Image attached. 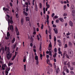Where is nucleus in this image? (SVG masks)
Segmentation results:
<instances>
[{"instance_id":"1","label":"nucleus","mask_w":75,"mask_h":75,"mask_svg":"<svg viewBox=\"0 0 75 75\" xmlns=\"http://www.w3.org/2000/svg\"><path fill=\"white\" fill-rule=\"evenodd\" d=\"M5 48V51H7L6 54V58L8 60H9L11 58V57H12V53H10L9 47H7L6 46Z\"/></svg>"},{"instance_id":"2","label":"nucleus","mask_w":75,"mask_h":75,"mask_svg":"<svg viewBox=\"0 0 75 75\" xmlns=\"http://www.w3.org/2000/svg\"><path fill=\"white\" fill-rule=\"evenodd\" d=\"M6 16H7V17H8V18H7L6 19V20L7 21H8V25H9V24H10V23L11 24H13V21L12 20V17H11L10 20V19L9 18L10 17V16H9V15L8 14L6 15Z\"/></svg>"},{"instance_id":"3","label":"nucleus","mask_w":75,"mask_h":75,"mask_svg":"<svg viewBox=\"0 0 75 75\" xmlns=\"http://www.w3.org/2000/svg\"><path fill=\"white\" fill-rule=\"evenodd\" d=\"M68 55L69 57H72L74 55V52L71 49H69L68 50Z\"/></svg>"},{"instance_id":"4","label":"nucleus","mask_w":75,"mask_h":75,"mask_svg":"<svg viewBox=\"0 0 75 75\" xmlns=\"http://www.w3.org/2000/svg\"><path fill=\"white\" fill-rule=\"evenodd\" d=\"M49 51V53H52V45H51V42H50L49 45V48L48 49Z\"/></svg>"},{"instance_id":"5","label":"nucleus","mask_w":75,"mask_h":75,"mask_svg":"<svg viewBox=\"0 0 75 75\" xmlns=\"http://www.w3.org/2000/svg\"><path fill=\"white\" fill-rule=\"evenodd\" d=\"M69 25L71 27H73V26H74V23L71 21H69Z\"/></svg>"},{"instance_id":"6","label":"nucleus","mask_w":75,"mask_h":75,"mask_svg":"<svg viewBox=\"0 0 75 75\" xmlns=\"http://www.w3.org/2000/svg\"><path fill=\"white\" fill-rule=\"evenodd\" d=\"M9 28L10 29V30H11V31L12 32H13V26L12 25H10L9 26Z\"/></svg>"},{"instance_id":"7","label":"nucleus","mask_w":75,"mask_h":75,"mask_svg":"<svg viewBox=\"0 0 75 75\" xmlns=\"http://www.w3.org/2000/svg\"><path fill=\"white\" fill-rule=\"evenodd\" d=\"M6 67V71H5V72H8V71H9L10 70V68H8L7 67Z\"/></svg>"},{"instance_id":"8","label":"nucleus","mask_w":75,"mask_h":75,"mask_svg":"<svg viewBox=\"0 0 75 75\" xmlns=\"http://www.w3.org/2000/svg\"><path fill=\"white\" fill-rule=\"evenodd\" d=\"M72 15L73 17H75V10H74L72 11Z\"/></svg>"},{"instance_id":"9","label":"nucleus","mask_w":75,"mask_h":75,"mask_svg":"<svg viewBox=\"0 0 75 75\" xmlns=\"http://www.w3.org/2000/svg\"><path fill=\"white\" fill-rule=\"evenodd\" d=\"M47 24H48V23H49V16L48 15H47Z\"/></svg>"},{"instance_id":"10","label":"nucleus","mask_w":75,"mask_h":75,"mask_svg":"<svg viewBox=\"0 0 75 75\" xmlns=\"http://www.w3.org/2000/svg\"><path fill=\"white\" fill-rule=\"evenodd\" d=\"M53 30L54 31L55 33L56 34H57L58 33V30L57 29V28L53 29Z\"/></svg>"},{"instance_id":"11","label":"nucleus","mask_w":75,"mask_h":75,"mask_svg":"<svg viewBox=\"0 0 75 75\" xmlns=\"http://www.w3.org/2000/svg\"><path fill=\"white\" fill-rule=\"evenodd\" d=\"M59 20H60V21H61V22H62V23H63V22H64V21L63 18H59Z\"/></svg>"},{"instance_id":"12","label":"nucleus","mask_w":75,"mask_h":75,"mask_svg":"<svg viewBox=\"0 0 75 75\" xmlns=\"http://www.w3.org/2000/svg\"><path fill=\"white\" fill-rule=\"evenodd\" d=\"M74 8H75L74 7V6L73 5H72L71 6V10H74Z\"/></svg>"},{"instance_id":"13","label":"nucleus","mask_w":75,"mask_h":75,"mask_svg":"<svg viewBox=\"0 0 75 75\" xmlns=\"http://www.w3.org/2000/svg\"><path fill=\"white\" fill-rule=\"evenodd\" d=\"M68 45L70 47H71V46H72V43L70 41L69 42Z\"/></svg>"},{"instance_id":"14","label":"nucleus","mask_w":75,"mask_h":75,"mask_svg":"<svg viewBox=\"0 0 75 75\" xmlns=\"http://www.w3.org/2000/svg\"><path fill=\"white\" fill-rule=\"evenodd\" d=\"M17 43L16 42L15 43L14 45H13V49H15L16 48V45H17Z\"/></svg>"},{"instance_id":"15","label":"nucleus","mask_w":75,"mask_h":75,"mask_svg":"<svg viewBox=\"0 0 75 75\" xmlns=\"http://www.w3.org/2000/svg\"><path fill=\"white\" fill-rule=\"evenodd\" d=\"M24 22V19L23 18H21V25H23V22Z\"/></svg>"},{"instance_id":"16","label":"nucleus","mask_w":75,"mask_h":75,"mask_svg":"<svg viewBox=\"0 0 75 75\" xmlns=\"http://www.w3.org/2000/svg\"><path fill=\"white\" fill-rule=\"evenodd\" d=\"M41 44H42V42H41L40 44V47L39 48V50L40 51H41V48H42V47H41Z\"/></svg>"},{"instance_id":"17","label":"nucleus","mask_w":75,"mask_h":75,"mask_svg":"<svg viewBox=\"0 0 75 75\" xmlns=\"http://www.w3.org/2000/svg\"><path fill=\"white\" fill-rule=\"evenodd\" d=\"M16 41V38H13V39L12 40L11 42L13 43H14V42H15V41Z\"/></svg>"},{"instance_id":"18","label":"nucleus","mask_w":75,"mask_h":75,"mask_svg":"<svg viewBox=\"0 0 75 75\" xmlns=\"http://www.w3.org/2000/svg\"><path fill=\"white\" fill-rule=\"evenodd\" d=\"M35 59L36 61L38 60V56H35Z\"/></svg>"},{"instance_id":"19","label":"nucleus","mask_w":75,"mask_h":75,"mask_svg":"<svg viewBox=\"0 0 75 75\" xmlns=\"http://www.w3.org/2000/svg\"><path fill=\"white\" fill-rule=\"evenodd\" d=\"M13 64L12 63H9L8 64V67H10L11 66V65H12Z\"/></svg>"},{"instance_id":"20","label":"nucleus","mask_w":75,"mask_h":75,"mask_svg":"<svg viewBox=\"0 0 75 75\" xmlns=\"http://www.w3.org/2000/svg\"><path fill=\"white\" fill-rule=\"evenodd\" d=\"M36 61V64L37 65H38V64H39V61H38V60Z\"/></svg>"},{"instance_id":"21","label":"nucleus","mask_w":75,"mask_h":75,"mask_svg":"<svg viewBox=\"0 0 75 75\" xmlns=\"http://www.w3.org/2000/svg\"><path fill=\"white\" fill-rule=\"evenodd\" d=\"M67 69V66H65L64 67L63 69L64 71H66Z\"/></svg>"},{"instance_id":"22","label":"nucleus","mask_w":75,"mask_h":75,"mask_svg":"<svg viewBox=\"0 0 75 75\" xmlns=\"http://www.w3.org/2000/svg\"><path fill=\"white\" fill-rule=\"evenodd\" d=\"M23 62H25V61L26 60V59H25V56H24L23 57Z\"/></svg>"},{"instance_id":"23","label":"nucleus","mask_w":75,"mask_h":75,"mask_svg":"<svg viewBox=\"0 0 75 75\" xmlns=\"http://www.w3.org/2000/svg\"><path fill=\"white\" fill-rule=\"evenodd\" d=\"M1 51H2L3 52H4V47H2L0 49Z\"/></svg>"},{"instance_id":"24","label":"nucleus","mask_w":75,"mask_h":75,"mask_svg":"<svg viewBox=\"0 0 75 75\" xmlns=\"http://www.w3.org/2000/svg\"><path fill=\"white\" fill-rule=\"evenodd\" d=\"M16 33L17 35L18 36V35H20V32H19V31L16 32Z\"/></svg>"},{"instance_id":"25","label":"nucleus","mask_w":75,"mask_h":75,"mask_svg":"<svg viewBox=\"0 0 75 75\" xmlns=\"http://www.w3.org/2000/svg\"><path fill=\"white\" fill-rule=\"evenodd\" d=\"M39 7L40 8H42V4L41 3H39Z\"/></svg>"},{"instance_id":"26","label":"nucleus","mask_w":75,"mask_h":75,"mask_svg":"<svg viewBox=\"0 0 75 75\" xmlns=\"http://www.w3.org/2000/svg\"><path fill=\"white\" fill-rule=\"evenodd\" d=\"M15 31H16V32L18 31V28H17V26H16L15 27Z\"/></svg>"},{"instance_id":"27","label":"nucleus","mask_w":75,"mask_h":75,"mask_svg":"<svg viewBox=\"0 0 75 75\" xmlns=\"http://www.w3.org/2000/svg\"><path fill=\"white\" fill-rule=\"evenodd\" d=\"M48 33L49 34H51V29H49Z\"/></svg>"},{"instance_id":"28","label":"nucleus","mask_w":75,"mask_h":75,"mask_svg":"<svg viewBox=\"0 0 75 75\" xmlns=\"http://www.w3.org/2000/svg\"><path fill=\"white\" fill-rule=\"evenodd\" d=\"M26 21H29L30 20V18L28 17H26Z\"/></svg>"},{"instance_id":"29","label":"nucleus","mask_w":75,"mask_h":75,"mask_svg":"<svg viewBox=\"0 0 75 75\" xmlns=\"http://www.w3.org/2000/svg\"><path fill=\"white\" fill-rule=\"evenodd\" d=\"M57 53H54V55H53V57L54 58L56 57V56H57Z\"/></svg>"},{"instance_id":"30","label":"nucleus","mask_w":75,"mask_h":75,"mask_svg":"<svg viewBox=\"0 0 75 75\" xmlns=\"http://www.w3.org/2000/svg\"><path fill=\"white\" fill-rule=\"evenodd\" d=\"M70 73L71 75H73L74 74V71H70Z\"/></svg>"},{"instance_id":"31","label":"nucleus","mask_w":75,"mask_h":75,"mask_svg":"<svg viewBox=\"0 0 75 75\" xmlns=\"http://www.w3.org/2000/svg\"><path fill=\"white\" fill-rule=\"evenodd\" d=\"M24 71H26V65L25 64L24 65Z\"/></svg>"},{"instance_id":"32","label":"nucleus","mask_w":75,"mask_h":75,"mask_svg":"<svg viewBox=\"0 0 75 75\" xmlns=\"http://www.w3.org/2000/svg\"><path fill=\"white\" fill-rule=\"evenodd\" d=\"M2 68L3 70H4L5 69V66H2Z\"/></svg>"},{"instance_id":"33","label":"nucleus","mask_w":75,"mask_h":75,"mask_svg":"<svg viewBox=\"0 0 75 75\" xmlns=\"http://www.w3.org/2000/svg\"><path fill=\"white\" fill-rule=\"evenodd\" d=\"M30 36H31V38H30V40H31L32 41H33L34 40V39L32 38V36L31 35Z\"/></svg>"},{"instance_id":"34","label":"nucleus","mask_w":75,"mask_h":75,"mask_svg":"<svg viewBox=\"0 0 75 75\" xmlns=\"http://www.w3.org/2000/svg\"><path fill=\"white\" fill-rule=\"evenodd\" d=\"M54 52H57V49L56 48H54Z\"/></svg>"},{"instance_id":"35","label":"nucleus","mask_w":75,"mask_h":75,"mask_svg":"<svg viewBox=\"0 0 75 75\" xmlns=\"http://www.w3.org/2000/svg\"><path fill=\"white\" fill-rule=\"evenodd\" d=\"M16 56H14L12 58V60H14V58H16Z\"/></svg>"},{"instance_id":"36","label":"nucleus","mask_w":75,"mask_h":75,"mask_svg":"<svg viewBox=\"0 0 75 75\" xmlns=\"http://www.w3.org/2000/svg\"><path fill=\"white\" fill-rule=\"evenodd\" d=\"M10 33H9V32H8L7 34V37H9L10 36Z\"/></svg>"},{"instance_id":"37","label":"nucleus","mask_w":75,"mask_h":75,"mask_svg":"<svg viewBox=\"0 0 75 75\" xmlns=\"http://www.w3.org/2000/svg\"><path fill=\"white\" fill-rule=\"evenodd\" d=\"M67 16V13H64L63 14V16Z\"/></svg>"},{"instance_id":"38","label":"nucleus","mask_w":75,"mask_h":75,"mask_svg":"<svg viewBox=\"0 0 75 75\" xmlns=\"http://www.w3.org/2000/svg\"><path fill=\"white\" fill-rule=\"evenodd\" d=\"M46 6L47 7V8H50V5H49V4L48 5H46Z\"/></svg>"},{"instance_id":"39","label":"nucleus","mask_w":75,"mask_h":75,"mask_svg":"<svg viewBox=\"0 0 75 75\" xmlns=\"http://www.w3.org/2000/svg\"><path fill=\"white\" fill-rule=\"evenodd\" d=\"M68 47V45H67V44H65L64 45V48H67Z\"/></svg>"},{"instance_id":"40","label":"nucleus","mask_w":75,"mask_h":75,"mask_svg":"<svg viewBox=\"0 0 75 75\" xmlns=\"http://www.w3.org/2000/svg\"><path fill=\"white\" fill-rule=\"evenodd\" d=\"M55 16V14L54 13H52V17H54V16Z\"/></svg>"},{"instance_id":"41","label":"nucleus","mask_w":75,"mask_h":75,"mask_svg":"<svg viewBox=\"0 0 75 75\" xmlns=\"http://www.w3.org/2000/svg\"><path fill=\"white\" fill-rule=\"evenodd\" d=\"M56 40H57V39H56V37L55 36H54V41H56Z\"/></svg>"},{"instance_id":"42","label":"nucleus","mask_w":75,"mask_h":75,"mask_svg":"<svg viewBox=\"0 0 75 75\" xmlns=\"http://www.w3.org/2000/svg\"><path fill=\"white\" fill-rule=\"evenodd\" d=\"M56 22L57 23H59V20L58 19H57L56 21Z\"/></svg>"},{"instance_id":"43","label":"nucleus","mask_w":75,"mask_h":75,"mask_svg":"<svg viewBox=\"0 0 75 75\" xmlns=\"http://www.w3.org/2000/svg\"><path fill=\"white\" fill-rule=\"evenodd\" d=\"M68 33H67L66 34L67 35H69L70 34H71L70 33H69V32H68Z\"/></svg>"},{"instance_id":"44","label":"nucleus","mask_w":75,"mask_h":75,"mask_svg":"<svg viewBox=\"0 0 75 75\" xmlns=\"http://www.w3.org/2000/svg\"><path fill=\"white\" fill-rule=\"evenodd\" d=\"M66 56L67 58H69V56H68V54H66Z\"/></svg>"},{"instance_id":"45","label":"nucleus","mask_w":75,"mask_h":75,"mask_svg":"<svg viewBox=\"0 0 75 75\" xmlns=\"http://www.w3.org/2000/svg\"><path fill=\"white\" fill-rule=\"evenodd\" d=\"M58 18V16H54V18Z\"/></svg>"},{"instance_id":"46","label":"nucleus","mask_w":75,"mask_h":75,"mask_svg":"<svg viewBox=\"0 0 75 75\" xmlns=\"http://www.w3.org/2000/svg\"><path fill=\"white\" fill-rule=\"evenodd\" d=\"M72 64L73 65H74L75 66V62H72Z\"/></svg>"},{"instance_id":"47","label":"nucleus","mask_w":75,"mask_h":75,"mask_svg":"<svg viewBox=\"0 0 75 75\" xmlns=\"http://www.w3.org/2000/svg\"><path fill=\"white\" fill-rule=\"evenodd\" d=\"M66 5H64V10H65L66 9Z\"/></svg>"},{"instance_id":"48","label":"nucleus","mask_w":75,"mask_h":75,"mask_svg":"<svg viewBox=\"0 0 75 75\" xmlns=\"http://www.w3.org/2000/svg\"><path fill=\"white\" fill-rule=\"evenodd\" d=\"M58 45H59V47H61L62 43H59Z\"/></svg>"},{"instance_id":"49","label":"nucleus","mask_w":75,"mask_h":75,"mask_svg":"<svg viewBox=\"0 0 75 75\" xmlns=\"http://www.w3.org/2000/svg\"><path fill=\"white\" fill-rule=\"evenodd\" d=\"M70 69L71 70V71H72V70H74V67H71L70 68Z\"/></svg>"},{"instance_id":"50","label":"nucleus","mask_w":75,"mask_h":75,"mask_svg":"<svg viewBox=\"0 0 75 75\" xmlns=\"http://www.w3.org/2000/svg\"><path fill=\"white\" fill-rule=\"evenodd\" d=\"M46 57L47 59H48L49 58V55L47 54L46 55Z\"/></svg>"},{"instance_id":"51","label":"nucleus","mask_w":75,"mask_h":75,"mask_svg":"<svg viewBox=\"0 0 75 75\" xmlns=\"http://www.w3.org/2000/svg\"><path fill=\"white\" fill-rule=\"evenodd\" d=\"M43 27H44V25H43V24H42V26L41 27L42 30L43 29Z\"/></svg>"},{"instance_id":"52","label":"nucleus","mask_w":75,"mask_h":75,"mask_svg":"<svg viewBox=\"0 0 75 75\" xmlns=\"http://www.w3.org/2000/svg\"><path fill=\"white\" fill-rule=\"evenodd\" d=\"M18 54V52H15V54L14 55L16 57V55H17V54Z\"/></svg>"},{"instance_id":"53","label":"nucleus","mask_w":75,"mask_h":75,"mask_svg":"<svg viewBox=\"0 0 75 75\" xmlns=\"http://www.w3.org/2000/svg\"><path fill=\"white\" fill-rule=\"evenodd\" d=\"M58 42L59 43H61V41L60 40H58Z\"/></svg>"},{"instance_id":"54","label":"nucleus","mask_w":75,"mask_h":75,"mask_svg":"<svg viewBox=\"0 0 75 75\" xmlns=\"http://www.w3.org/2000/svg\"><path fill=\"white\" fill-rule=\"evenodd\" d=\"M28 7L26 9V11H28Z\"/></svg>"},{"instance_id":"55","label":"nucleus","mask_w":75,"mask_h":75,"mask_svg":"<svg viewBox=\"0 0 75 75\" xmlns=\"http://www.w3.org/2000/svg\"><path fill=\"white\" fill-rule=\"evenodd\" d=\"M33 34L34 35H35L36 34V32L35 31H34L33 33Z\"/></svg>"},{"instance_id":"56","label":"nucleus","mask_w":75,"mask_h":75,"mask_svg":"<svg viewBox=\"0 0 75 75\" xmlns=\"http://www.w3.org/2000/svg\"><path fill=\"white\" fill-rule=\"evenodd\" d=\"M45 33H46V34H48V30H46Z\"/></svg>"},{"instance_id":"57","label":"nucleus","mask_w":75,"mask_h":75,"mask_svg":"<svg viewBox=\"0 0 75 75\" xmlns=\"http://www.w3.org/2000/svg\"><path fill=\"white\" fill-rule=\"evenodd\" d=\"M5 73L6 74V75H8V72H5Z\"/></svg>"},{"instance_id":"58","label":"nucleus","mask_w":75,"mask_h":75,"mask_svg":"<svg viewBox=\"0 0 75 75\" xmlns=\"http://www.w3.org/2000/svg\"><path fill=\"white\" fill-rule=\"evenodd\" d=\"M58 51L59 52L61 51V48H60L59 47L58 48Z\"/></svg>"},{"instance_id":"59","label":"nucleus","mask_w":75,"mask_h":75,"mask_svg":"<svg viewBox=\"0 0 75 75\" xmlns=\"http://www.w3.org/2000/svg\"><path fill=\"white\" fill-rule=\"evenodd\" d=\"M5 11H10L8 8H6L5 9Z\"/></svg>"},{"instance_id":"60","label":"nucleus","mask_w":75,"mask_h":75,"mask_svg":"<svg viewBox=\"0 0 75 75\" xmlns=\"http://www.w3.org/2000/svg\"><path fill=\"white\" fill-rule=\"evenodd\" d=\"M49 38L50 39V40H51V35H49Z\"/></svg>"},{"instance_id":"61","label":"nucleus","mask_w":75,"mask_h":75,"mask_svg":"<svg viewBox=\"0 0 75 75\" xmlns=\"http://www.w3.org/2000/svg\"><path fill=\"white\" fill-rule=\"evenodd\" d=\"M66 72H67V73H69V69H67L66 70Z\"/></svg>"},{"instance_id":"62","label":"nucleus","mask_w":75,"mask_h":75,"mask_svg":"<svg viewBox=\"0 0 75 75\" xmlns=\"http://www.w3.org/2000/svg\"><path fill=\"white\" fill-rule=\"evenodd\" d=\"M54 62H56V61H57V60H56V59L54 58Z\"/></svg>"},{"instance_id":"63","label":"nucleus","mask_w":75,"mask_h":75,"mask_svg":"<svg viewBox=\"0 0 75 75\" xmlns=\"http://www.w3.org/2000/svg\"><path fill=\"white\" fill-rule=\"evenodd\" d=\"M10 6H11V7H12L13 6V4H12V3H10Z\"/></svg>"},{"instance_id":"64","label":"nucleus","mask_w":75,"mask_h":75,"mask_svg":"<svg viewBox=\"0 0 75 75\" xmlns=\"http://www.w3.org/2000/svg\"><path fill=\"white\" fill-rule=\"evenodd\" d=\"M69 64H70V62H69L67 64V65H68L69 67Z\"/></svg>"}]
</instances>
